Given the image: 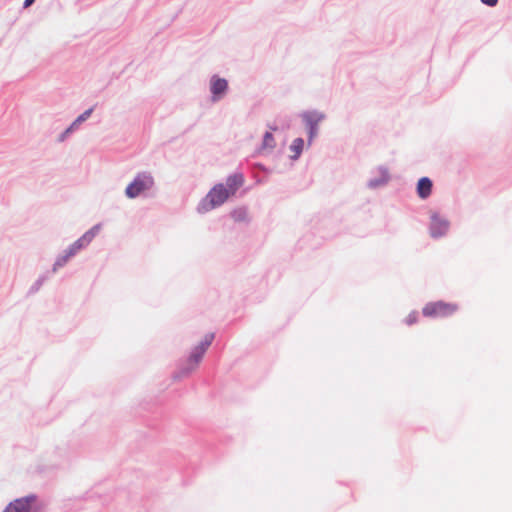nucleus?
Segmentation results:
<instances>
[{"label":"nucleus","mask_w":512,"mask_h":512,"mask_svg":"<svg viewBox=\"0 0 512 512\" xmlns=\"http://www.w3.org/2000/svg\"><path fill=\"white\" fill-rule=\"evenodd\" d=\"M231 192L223 185L218 184L214 186L207 194L206 198L200 206V211H208L212 208L222 205L229 197Z\"/></svg>","instance_id":"nucleus-1"},{"label":"nucleus","mask_w":512,"mask_h":512,"mask_svg":"<svg viewBox=\"0 0 512 512\" xmlns=\"http://www.w3.org/2000/svg\"><path fill=\"white\" fill-rule=\"evenodd\" d=\"M458 310V306L453 303L436 301L427 303L422 310L426 317H449Z\"/></svg>","instance_id":"nucleus-2"},{"label":"nucleus","mask_w":512,"mask_h":512,"mask_svg":"<svg viewBox=\"0 0 512 512\" xmlns=\"http://www.w3.org/2000/svg\"><path fill=\"white\" fill-rule=\"evenodd\" d=\"M153 178L148 174H139L131 182L125 190V194L129 198H135L142 192L149 190L153 186Z\"/></svg>","instance_id":"nucleus-3"},{"label":"nucleus","mask_w":512,"mask_h":512,"mask_svg":"<svg viewBox=\"0 0 512 512\" xmlns=\"http://www.w3.org/2000/svg\"><path fill=\"white\" fill-rule=\"evenodd\" d=\"M99 227L94 226L89 231H87L81 238H79L77 241H75L66 251L65 255L57 262V265H62L63 263L67 262L69 258L74 256L77 252H79L83 247L87 246L93 238L98 233Z\"/></svg>","instance_id":"nucleus-4"},{"label":"nucleus","mask_w":512,"mask_h":512,"mask_svg":"<svg viewBox=\"0 0 512 512\" xmlns=\"http://www.w3.org/2000/svg\"><path fill=\"white\" fill-rule=\"evenodd\" d=\"M213 338V334H207L204 337V340H202L197 346L193 348L189 356L195 360V363L200 364L206 350L211 345Z\"/></svg>","instance_id":"nucleus-5"},{"label":"nucleus","mask_w":512,"mask_h":512,"mask_svg":"<svg viewBox=\"0 0 512 512\" xmlns=\"http://www.w3.org/2000/svg\"><path fill=\"white\" fill-rule=\"evenodd\" d=\"M34 497L19 498L11 502L4 512H30Z\"/></svg>","instance_id":"nucleus-6"},{"label":"nucleus","mask_w":512,"mask_h":512,"mask_svg":"<svg viewBox=\"0 0 512 512\" xmlns=\"http://www.w3.org/2000/svg\"><path fill=\"white\" fill-rule=\"evenodd\" d=\"M228 83L225 79L213 76L210 81V90L213 95V101L219 100L226 92Z\"/></svg>","instance_id":"nucleus-7"},{"label":"nucleus","mask_w":512,"mask_h":512,"mask_svg":"<svg viewBox=\"0 0 512 512\" xmlns=\"http://www.w3.org/2000/svg\"><path fill=\"white\" fill-rule=\"evenodd\" d=\"M448 226L449 224L446 220L439 217H433L430 226L431 235L433 237H440L444 235L448 230Z\"/></svg>","instance_id":"nucleus-8"},{"label":"nucleus","mask_w":512,"mask_h":512,"mask_svg":"<svg viewBox=\"0 0 512 512\" xmlns=\"http://www.w3.org/2000/svg\"><path fill=\"white\" fill-rule=\"evenodd\" d=\"M432 181L428 177H422L417 184V194L420 198L426 199L432 192Z\"/></svg>","instance_id":"nucleus-9"},{"label":"nucleus","mask_w":512,"mask_h":512,"mask_svg":"<svg viewBox=\"0 0 512 512\" xmlns=\"http://www.w3.org/2000/svg\"><path fill=\"white\" fill-rule=\"evenodd\" d=\"M305 118L310 125L309 134L311 140L317 134V124L323 119V115L307 114Z\"/></svg>","instance_id":"nucleus-10"},{"label":"nucleus","mask_w":512,"mask_h":512,"mask_svg":"<svg viewBox=\"0 0 512 512\" xmlns=\"http://www.w3.org/2000/svg\"><path fill=\"white\" fill-rule=\"evenodd\" d=\"M243 184V177L240 174H235L228 177L226 181L227 189L234 195L236 190Z\"/></svg>","instance_id":"nucleus-11"},{"label":"nucleus","mask_w":512,"mask_h":512,"mask_svg":"<svg viewBox=\"0 0 512 512\" xmlns=\"http://www.w3.org/2000/svg\"><path fill=\"white\" fill-rule=\"evenodd\" d=\"M198 366H199V364L195 363V360L192 359L190 356H188V358L185 360V362L183 363V366L181 368V371H180L181 376L188 375L189 373L195 371Z\"/></svg>","instance_id":"nucleus-12"},{"label":"nucleus","mask_w":512,"mask_h":512,"mask_svg":"<svg viewBox=\"0 0 512 512\" xmlns=\"http://www.w3.org/2000/svg\"><path fill=\"white\" fill-rule=\"evenodd\" d=\"M275 139L271 132H266L263 138L262 149L271 150L275 147Z\"/></svg>","instance_id":"nucleus-13"},{"label":"nucleus","mask_w":512,"mask_h":512,"mask_svg":"<svg viewBox=\"0 0 512 512\" xmlns=\"http://www.w3.org/2000/svg\"><path fill=\"white\" fill-rule=\"evenodd\" d=\"M304 146V141L301 138H296L292 145L291 150L295 152V157H298Z\"/></svg>","instance_id":"nucleus-14"},{"label":"nucleus","mask_w":512,"mask_h":512,"mask_svg":"<svg viewBox=\"0 0 512 512\" xmlns=\"http://www.w3.org/2000/svg\"><path fill=\"white\" fill-rule=\"evenodd\" d=\"M92 111H93V109H92V108H90V109L86 110L83 114H81V115H80V116H79V117L74 121V123H73V124H72V126L68 129V131H69V130H71L74 126H76V125H78V124L82 123L83 121H85V120H86V119L91 115Z\"/></svg>","instance_id":"nucleus-15"},{"label":"nucleus","mask_w":512,"mask_h":512,"mask_svg":"<svg viewBox=\"0 0 512 512\" xmlns=\"http://www.w3.org/2000/svg\"><path fill=\"white\" fill-rule=\"evenodd\" d=\"M418 320V315L416 312H412L410 313L406 318H405V323L407 325H413L417 322Z\"/></svg>","instance_id":"nucleus-16"},{"label":"nucleus","mask_w":512,"mask_h":512,"mask_svg":"<svg viewBox=\"0 0 512 512\" xmlns=\"http://www.w3.org/2000/svg\"><path fill=\"white\" fill-rule=\"evenodd\" d=\"M481 2L489 7H494L497 5L498 0H481Z\"/></svg>","instance_id":"nucleus-17"},{"label":"nucleus","mask_w":512,"mask_h":512,"mask_svg":"<svg viewBox=\"0 0 512 512\" xmlns=\"http://www.w3.org/2000/svg\"><path fill=\"white\" fill-rule=\"evenodd\" d=\"M35 0H25L24 1V7H29L34 3Z\"/></svg>","instance_id":"nucleus-18"}]
</instances>
